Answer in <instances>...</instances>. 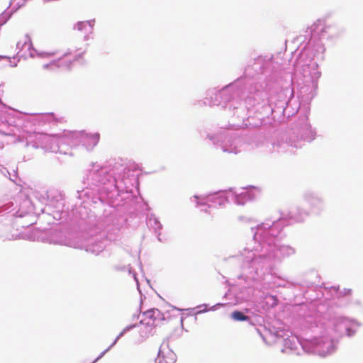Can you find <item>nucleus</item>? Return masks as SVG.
Instances as JSON below:
<instances>
[{
	"label": "nucleus",
	"instance_id": "3",
	"mask_svg": "<svg viewBox=\"0 0 363 363\" xmlns=\"http://www.w3.org/2000/svg\"><path fill=\"white\" fill-rule=\"evenodd\" d=\"M231 317L235 320L238 321H246L249 320V317L246 315H245L243 313L235 311L232 313Z\"/></svg>",
	"mask_w": 363,
	"mask_h": 363
},
{
	"label": "nucleus",
	"instance_id": "4",
	"mask_svg": "<svg viewBox=\"0 0 363 363\" xmlns=\"http://www.w3.org/2000/svg\"><path fill=\"white\" fill-rule=\"evenodd\" d=\"M323 25H324V22L322 20H318L317 22L314 24V26H315V29H316L318 26H323Z\"/></svg>",
	"mask_w": 363,
	"mask_h": 363
},
{
	"label": "nucleus",
	"instance_id": "2",
	"mask_svg": "<svg viewBox=\"0 0 363 363\" xmlns=\"http://www.w3.org/2000/svg\"><path fill=\"white\" fill-rule=\"evenodd\" d=\"M163 319L164 316L161 311L157 308H152L142 314L140 323L148 326H155Z\"/></svg>",
	"mask_w": 363,
	"mask_h": 363
},
{
	"label": "nucleus",
	"instance_id": "1",
	"mask_svg": "<svg viewBox=\"0 0 363 363\" xmlns=\"http://www.w3.org/2000/svg\"><path fill=\"white\" fill-rule=\"evenodd\" d=\"M77 58L71 54H66L57 61H52L50 63L43 65L41 72L43 74H48L55 72L61 65H66L67 68L70 67L72 62H75Z\"/></svg>",
	"mask_w": 363,
	"mask_h": 363
}]
</instances>
